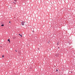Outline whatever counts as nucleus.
<instances>
[{
    "label": "nucleus",
    "mask_w": 75,
    "mask_h": 75,
    "mask_svg": "<svg viewBox=\"0 0 75 75\" xmlns=\"http://www.w3.org/2000/svg\"><path fill=\"white\" fill-rule=\"evenodd\" d=\"M21 24L22 25H26V26H27V23L26 22H24V21H23L21 22Z\"/></svg>",
    "instance_id": "1"
},
{
    "label": "nucleus",
    "mask_w": 75,
    "mask_h": 75,
    "mask_svg": "<svg viewBox=\"0 0 75 75\" xmlns=\"http://www.w3.org/2000/svg\"><path fill=\"white\" fill-rule=\"evenodd\" d=\"M15 1H17V0H14Z\"/></svg>",
    "instance_id": "5"
},
{
    "label": "nucleus",
    "mask_w": 75,
    "mask_h": 75,
    "mask_svg": "<svg viewBox=\"0 0 75 75\" xmlns=\"http://www.w3.org/2000/svg\"><path fill=\"white\" fill-rule=\"evenodd\" d=\"M2 57L4 58V55H2Z\"/></svg>",
    "instance_id": "6"
},
{
    "label": "nucleus",
    "mask_w": 75,
    "mask_h": 75,
    "mask_svg": "<svg viewBox=\"0 0 75 75\" xmlns=\"http://www.w3.org/2000/svg\"><path fill=\"white\" fill-rule=\"evenodd\" d=\"M13 3L14 4H16V2H13Z\"/></svg>",
    "instance_id": "7"
},
{
    "label": "nucleus",
    "mask_w": 75,
    "mask_h": 75,
    "mask_svg": "<svg viewBox=\"0 0 75 75\" xmlns=\"http://www.w3.org/2000/svg\"><path fill=\"white\" fill-rule=\"evenodd\" d=\"M9 23H10V21H9Z\"/></svg>",
    "instance_id": "11"
},
{
    "label": "nucleus",
    "mask_w": 75,
    "mask_h": 75,
    "mask_svg": "<svg viewBox=\"0 0 75 75\" xmlns=\"http://www.w3.org/2000/svg\"><path fill=\"white\" fill-rule=\"evenodd\" d=\"M58 44H59V43H57V45H58Z\"/></svg>",
    "instance_id": "10"
},
{
    "label": "nucleus",
    "mask_w": 75,
    "mask_h": 75,
    "mask_svg": "<svg viewBox=\"0 0 75 75\" xmlns=\"http://www.w3.org/2000/svg\"><path fill=\"white\" fill-rule=\"evenodd\" d=\"M15 51H16V52H17V51L16 50Z\"/></svg>",
    "instance_id": "9"
},
{
    "label": "nucleus",
    "mask_w": 75,
    "mask_h": 75,
    "mask_svg": "<svg viewBox=\"0 0 75 75\" xmlns=\"http://www.w3.org/2000/svg\"><path fill=\"white\" fill-rule=\"evenodd\" d=\"M1 26H2V27H3V26H4V25H2Z\"/></svg>",
    "instance_id": "4"
},
{
    "label": "nucleus",
    "mask_w": 75,
    "mask_h": 75,
    "mask_svg": "<svg viewBox=\"0 0 75 75\" xmlns=\"http://www.w3.org/2000/svg\"><path fill=\"white\" fill-rule=\"evenodd\" d=\"M8 41H9V43L10 42V39H8Z\"/></svg>",
    "instance_id": "3"
},
{
    "label": "nucleus",
    "mask_w": 75,
    "mask_h": 75,
    "mask_svg": "<svg viewBox=\"0 0 75 75\" xmlns=\"http://www.w3.org/2000/svg\"><path fill=\"white\" fill-rule=\"evenodd\" d=\"M19 35H20L21 37H22V35H21L20 34H19Z\"/></svg>",
    "instance_id": "2"
},
{
    "label": "nucleus",
    "mask_w": 75,
    "mask_h": 75,
    "mask_svg": "<svg viewBox=\"0 0 75 75\" xmlns=\"http://www.w3.org/2000/svg\"><path fill=\"white\" fill-rule=\"evenodd\" d=\"M56 71H58V69L56 70Z\"/></svg>",
    "instance_id": "8"
},
{
    "label": "nucleus",
    "mask_w": 75,
    "mask_h": 75,
    "mask_svg": "<svg viewBox=\"0 0 75 75\" xmlns=\"http://www.w3.org/2000/svg\"><path fill=\"white\" fill-rule=\"evenodd\" d=\"M58 48H59V47H58Z\"/></svg>",
    "instance_id": "12"
}]
</instances>
